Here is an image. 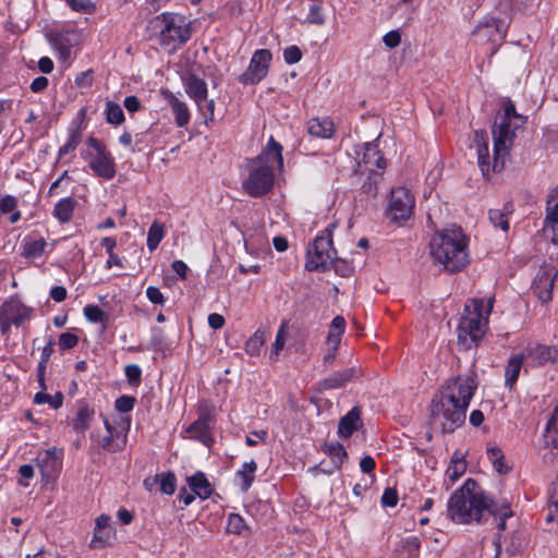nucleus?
<instances>
[{
	"mask_svg": "<svg viewBox=\"0 0 558 558\" xmlns=\"http://www.w3.org/2000/svg\"><path fill=\"white\" fill-rule=\"evenodd\" d=\"M257 470V463L254 460L243 463L242 468L236 471L235 478L239 481V486L243 493L247 492L254 480Z\"/></svg>",
	"mask_w": 558,
	"mask_h": 558,
	"instance_id": "28",
	"label": "nucleus"
},
{
	"mask_svg": "<svg viewBox=\"0 0 558 558\" xmlns=\"http://www.w3.org/2000/svg\"><path fill=\"white\" fill-rule=\"evenodd\" d=\"M477 388L472 376H457L446 380L430 402V421L442 433H453L463 425L466 410Z\"/></svg>",
	"mask_w": 558,
	"mask_h": 558,
	"instance_id": "1",
	"label": "nucleus"
},
{
	"mask_svg": "<svg viewBox=\"0 0 558 558\" xmlns=\"http://www.w3.org/2000/svg\"><path fill=\"white\" fill-rule=\"evenodd\" d=\"M508 26L501 19L485 17L481 21L472 32L473 36H477L481 40L499 45L506 38Z\"/></svg>",
	"mask_w": 558,
	"mask_h": 558,
	"instance_id": "12",
	"label": "nucleus"
},
{
	"mask_svg": "<svg viewBox=\"0 0 558 558\" xmlns=\"http://www.w3.org/2000/svg\"><path fill=\"white\" fill-rule=\"evenodd\" d=\"M182 83L185 93L195 101L198 110L203 111V104L206 101L208 96L206 82L196 74L190 72L182 76Z\"/></svg>",
	"mask_w": 558,
	"mask_h": 558,
	"instance_id": "16",
	"label": "nucleus"
},
{
	"mask_svg": "<svg viewBox=\"0 0 558 558\" xmlns=\"http://www.w3.org/2000/svg\"><path fill=\"white\" fill-rule=\"evenodd\" d=\"M523 364L522 355H513L509 359L505 369V383L509 389L515 385Z\"/></svg>",
	"mask_w": 558,
	"mask_h": 558,
	"instance_id": "33",
	"label": "nucleus"
},
{
	"mask_svg": "<svg viewBox=\"0 0 558 558\" xmlns=\"http://www.w3.org/2000/svg\"><path fill=\"white\" fill-rule=\"evenodd\" d=\"M68 5L76 12L92 14L96 11V5L92 0H65Z\"/></svg>",
	"mask_w": 558,
	"mask_h": 558,
	"instance_id": "49",
	"label": "nucleus"
},
{
	"mask_svg": "<svg viewBox=\"0 0 558 558\" xmlns=\"http://www.w3.org/2000/svg\"><path fill=\"white\" fill-rule=\"evenodd\" d=\"M166 99L168 100V104L171 107V110L174 114V120L178 126L184 128L190 122V110L186 106V104L182 100H180L177 96H174L172 93L168 92L166 94Z\"/></svg>",
	"mask_w": 558,
	"mask_h": 558,
	"instance_id": "26",
	"label": "nucleus"
},
{
	"mask_svg": "<svg viewBox=\"0 0 558 558\" xmlns=\"http://www.w3.org/2000/svg\"><path fill=\"white\" fill-rule=\"evenodd\" d=\"M157 477L159 481L161 493L172 495L175 492L177 477L173 473H161Z\"/></svg>",
	"mask_w": 558,
	"mask_h": 558,
	"instance_id": "47",
	"label": "nucleus"
},
{
	"mask_svg": "<svg viewBox=\"0 0 558 558\" xmlns=\"http://www.w3.org/2000/svg\"><path fill=\"white\" fill-rule=\"evenodd\" d=\"M487 457L494 465V469L500 473H507L509 471L508 465L505 463V456L501 449L497 446L487 447Z\"/></svg>",
	"mask_w": 558,
	"mask_h": 558,
	"instance_id": "41",
	"label": "nucleus"
},
{
	"mask_svg": "<svg viewBox=\"0 0 558 558\" xmlns=\"http://www.w3.org/2000/svg\"><path fill=\"white\" fill-rule=\"evenodd\" d=\"M63 395L58 391L53 396L46 393L44 391H39L34 396V403L36 404H45L48 403L52 409L57 410L63 404Z\"/></svg>",
	"mask_w": 558,
	"mask_h": 558,
	"instance_id": "44",
	"label": "nucleus"
},
{
	"mask_svg": "<svg viewBox=\"0 0 558 558\" xmlns=\"http://www.w3.org/2000/svg\"><path fill=\"white\" fill-rule=\"evenodd\" d=\"M324 452L328 454L331 459L332 466L330 469H322L324 473L328 474H331L336 470H339L348 457L344 447L338 441L326 442L324 445Z\"/></svg>",
	"mask_w": 558,
	"mask_h": 558,
	"instance_id": "24",
	"label": "nucleus"
},
{
	"mask_svg": "<svg viewBox=\"0 0 558 558\" xmlns=\"http://www.w3.org/2000/svg\"><path fill=\"white\" fill-rule=\"evenodd\" d=\"M276 167H283L282 146L270 136L258 156L245 160L247 175L242 181L243 191L251 197H262L269 193L275 184Z\"/></svg>",
	"mask_w": 558,
	"mask_h": 558,
	"instance_id": "2",
	"label": "nucleus"
},
{
	"mask_svg": "<svg viewBox=\"0 0 558 558\" xmlns=\"http://www.w3.org/2000/svg\"><path fill=\"white\" fill-rule=\"evenodd\" d=\"M544 438L547 446L558 448V404L554 408L547 422Z\"/></svg>",
	"mask_w": 558,
	"mask_h": 558,
	"instance_id": "34",
	"label": "nucleus"
},
{
	"mask_svg": "<svg viewBox=\"0 0 558 558\" xmlns=\"http://www.w3.org/2000/svg\"><path fill=\"white\" fill-rule=\"evenodd\" d=\"M82 141V131L80 128L71 129L66 142L59 148L58 158L64 157L70 151L76 149Z\"/></svg>",
	"mask_w": 558,
	"mask_h": 558,
	"instance_id": "40",
	"label": "nucleus"
},
{
	"mask_svg": "<svg viewBox=\"0 0 558 558\" xmlns=\"http://www.w3.org/2000/svg\"><path fill=\"white\" fill-rule=\"evenodd\" d=\"M475 142L477 143V161L481 172L484 177L489 175L490 165H489V151H488V142H487V133L485 131H475L474 134Z\"/></svg>",
	"mask_w": 558,
	"mask_h": 558,
	"instance_id": "23",
	"label": "nucleus"
},
{
	"mask_svg": "<svg viewBox=\"0 0 558 558\" xmlns=\"http://www.w3.org/2000/svg\"><path fill=\"white\" fill-rule=\"evenodd\" d=\"M414 206V198L405 187H397L391 191L387 216L392 221L407 220Z\"/></svg>",
	"mask_w": 558,
	"mask_h": 558,
	"instance_id": "11",
	"label": "nucleus"
},
{
	"mask_svg": "<svg viewBox=\"0 0 558 558\" xmlns=\"http://www.w3.org/2000/svg\"><path fill=\"white\" fill-rule=\"evenodd\" d=\"M17 199L15 196L7 195L0 199V213L7 214L16 209Z\"/></svg>",
	"mask_w": 558,
	"mask_h": 558,
	"instance_id": "59",
	"label": "nucleus"
},
{
	"mask_svg": "<svg viewBox=\"0 0 558 558\" xmlns=\"http://www.w3.org/2000/svg\"><path fill=\"white\" fill-rule=\"evenodd\" d=\"M434 260L449 272H458L470 263L468 238L461 227L453 226L435 234L430 241Z\"/></svg>",
	"mask_w": 558,
	"mask_h": 558,
	"instance_id": "3",
	"label": "nucleus"
},
{
	"mask_svg": "<svg viewBox=\"0 0 558 558\" xmlns=\"http://www.w3.org/2000/svg\"><path fill=\"white\" fill-rule=\"evenodd\" d=\"M546 209L545 232L550 234L553 243L558 244V185L549 195Z\"/></svg>",
	"mask_w": 558,
	"mask_h": 558,
	"instance_id": "19",
	"label": "nucleus"
},
{
	"mask_svg": "<svg viewBox=\"0 0 558 558\" xmlns=\"http://www.w3.org/2000/svg\"><path fill=\"white\" fill-rule=\"evenodd\" d=\"M135 404V398L130 396H121L116 400L114 407L121 413L132 411Z\"/></svg>",
	"mask_w": 558,
	"mask_h": 558,
	"instance_id": "52",
	"label": "nucleus"
},
{
	"mask_svg": "<svg viewBox=\"0 0 558 558\" xmlns=\"http://www.w3.org/2000/svg\"><path fill=\"white\" fill-rule=\"evenodd\" d=\"M486 512L492 513L495 517H499L500 521L498 523V527L500 530L506 529V519L512 515L510 510V505L507 501H502L500 505L495 502L494 500H489Z\"/></svg>",
	"mask_w": 558,
	"mask_h": 558,
	"instance_id": "36",
	"label": "nucleus"
},
{
	"mask_svg": "<svg viewBox=\"0 0 558 558\" xmlns=\"http://www.w3.org/2000/svg\"><path fill=\"white\" fill-rule=\"evenodd\" d=\"M271 59L270 50H256L250 60L247 69L239 76V82L243 85L258 84L268 74Z\"/></svg>",
	"mask_w": 558,
	"mask_h": 558,
	"instance_id": "10",
	"label": "nucleus"
},
{
	"mask_svg": "<svg viewBox=\"0 0 558 558\" xmlns=\"http://www.w3.org/2000/svg\"><path fill=\"white\" fill-rule=\"evenodd\" d=\"M146 296L154 304L162 305L165 303L163 294L157 287L149 286L146 289Z\"/></svg>",
	"mask_w": 558,
	"mask_h": 558,
	"instance_id": "60",
	"label": "nucleus"
},
{
	"mask_svg": "<svg viewBox=\"0 0 558 558\" xmlns=\"http://www.w3.org/2000/svg\"><path fill=\"white\" fill-rule=\"evenodd\" d=\"M493 310V300L473 299L466 302L464 314L457 328L458 345L462 350H470L484 337L488 316Z\"/></svg>",
	"mask_w": 558,
	"mask_h": 558,
	"instance_id": "5",
	"label": "nucleus"
},
{
	"mask_svg": "<svg viewBox=\"0 0 558 558\" xmlns=\"http://www.w3.org/2000/svg\"><path fill=\"white\" fill-rule=\"evenodd\" d=\"M558 278V270L553 271L548 266H543L536 274L532 288L537 298L546 303L551 300V291L555 281Z\"/></svg>",
	"mask_w": 558,
	"mask_h": 558,
	"instance_id": "15",
	"label": "nucleus"
},
{
	"mask_svg": "<svg viewBox=\"0 0 558 558\" xmlns=\"http://www.w3.org/2000/svg\"><path fill=\"white\" fill-rule=\"evenodd\" d=\"M105 116L110 124L120 125L124 121L122 107L112 100L106 102Z\"/></svg>",
	"mask_w": 558,
	"mask_h": 558,
	"instance_id": "43",
	"label": "nucleus"
},
{
	"mask_svg": "<svg viewBox=\"0 0 558 558\" xmlns=\"http://www.w3.org/2000/svg\"><path fill=\"white\" fill-rule=\"evenodd\" d=\"M86 147L81 150V157L87 161L95 175L111 180L114 178L116 161L106 145L98 138L89 136L85 142Z\"/></svg>",
	"mask_w": 558,
	"mask_h": 558,
	"instance_id": "8",
	"label": "nucleus"
},
{
	"mask_svg": "<svg viewBox=\"0 0 558 558\" xmlns=\"http://www.w3.org/2000/svg\"><path fill=\"white\" fill-rule=\"evenodd\" d=\"M335 271L341 277H350L353 274V267L351 264L345 262L344 259H339L335 257V262L331 264Z\"/></svg>",
	"mask_w": 558,
	"mask_h": 558,
	"instance_id": "53",
	"label": "nucleus"
},
{
	"mask_svg": "<svg viewBox=\"0 0 558 558\" xmlns=\"http://www.w3.org/2000/svg\"><path fill=\"white\" fill-rule=\"evenodd\" d=\"M383 43L386 47L392 49L400 45L401 43V34L398 29H393L388 32L383 37Z\"/></svg>",
	"mask_w": 558,
	"mask_h": 558,
	"instance_id": "58",
	"label": "nucleus"
},
{
	"mask_svg": "<svg viewBox=\"0 0 558 558\" xmlns=\"http://www.w3.org/2000/svg\"><path fill=\"white\" fill-rule=\"evenodd\" d=\"M302 58V51L298 46H289L283 51V59L288 64L298 63Z\"/></svg>",
	"mask_w": 558,
	"mask_h": 558,
	"instance_id": "54",
	"label": "nucleus"
},
{
	"mask_svg": "<svg viewBox=\"0 0 558 558\" xmlns=\"http://www.w3.org/2000/svg\"><path fill=\"white\" fill-rule=\"evenodd\" d=\"M284 342H286V338H284V326L282 325L277 335H276V339H275V342L272 344V350H271V353H270V359H277V356L279 355L280 351L283 349L284 347Z\"/></svg>",
	"mask_w": 558,
	"mask_h": 558,
	"instance_id": "55",
	"label": "nucleus"
},
{
	"mask_svg": "<svg viewBox=\"0 0 558 558\" xmlns=\"http://www.w3.org/2000/svg\"><path fill=\"white\" fill-rule=\"evenodd\" d=\"M402 548L408 551L407 558H417L420 550V541L416 537H410L404 541Z\"/></svg>",
	"mask_w": 558,
	"mask_h": 558,
	"instance_id": "56",
	"label": "nucleus"
},
{
	"mask_svg": "<svg viewBox=\"0 0 558 558\" xmlns=\"http://www.w3.org/2000/svg\"><path fill=\"white\" fill-rule=\"evenodd\" d=\"M151 23L158 32L159 44L171 50L185 44L192 36L190 22L178 13H161Z\"/></svg>",
	"mask_w": 558,
	"mask_h": 558,
	"instance_id": "7",
	"label": "nucleus"
},
{
	"mask_svg": "<svg viewBox=\"0 0 558 558\" xmlns=\"http://www.w3.org/2000/svg\"><path fill=\"white\" fill-rule=\"evenodd\" d=\"M85 318L93 324H100L101 329L108 328L109 315L97 305H86L83 310Z\"/></svg>",
	"mask_w": 558,
	"mask_h": 558,
	"instance_id": "35",
	"label": "nucleus"
},
{
	"mask_svg": "<svg viewBox=\"0 0 558 558\" xmlns=\"http://www.w3.org/2000/svg\"><path fill=\"white\" fill-rule=\"evenodd\" d=\"M171 268L181 279L186 278L189 267L183 260L177 259L172 262Z\"/></svg>",
	"mask_w": 558,
	"mask_h": 558,
	"instance_id": "63",
	"label": "nucleus"
},
{
	"mask_svg": "<svg viewBox=\"0 0 558 558\" xmlns=\"http://www.w3.org/2000/svg\"><path fill=\"white\" fill-rule=\"evenodd\" d=\"M75 84L78 87H90L93 84L92 71L87 70L78 73L75 77Z\"/></svg>",
	"mask_w": 558,
	"mask_h": 558,
	"instance_id": "61",
	"label": "nucleus"
},
{
	"mask_svg": "<svg viewBox=\"0 0 558 558\" xmlns=\"http://www.w3.org/2000/svg\"><path fill=\"white\" fill-rule=\"evenodd\" d=\"M78 343V337L72 332H63L59 337V348L60 350H70L76 347Z\"/></svg>",
	"mask_w": 558,
	"mask_h": 558,
	"instance_id": "50",
	"label": "nucleus"
},
{
	"mask_svg": "<svg viewBox=\"0 0 558 558\" xmlns=\"http://www.w3.org/2000/svg\"><path fill=\"white\" fill-rule=\"evenodd\" d=\"M76 201L73 197H64L60 199L53 208L52 215L61 223L69 222L76 206Z\"/></svg>",
	"mask_w": 558,
	"mask_h": 558,
	"instance_id": "29",
	"label": "nucleus"
},
{
	"mask_svg": "<svg viewBox=\"0 0 558 558\" xmlns=\"http://www.w3.org/2000/svg\"><path fill=\"white\" fill-rule=\"evenodd\" d=\"M511 118H517L524 123V118L517 113L514 104L507 100L504 104V113L496 117L492 133L494 142V160L492 170L500 172L505 169L506 158L509 155L514 137L517 126H512Z\"/></svg>",
	"mask_w": 558,
	"mask_h": 558,
	"instance_id": "6",
	"label": "nucleus"
},
{
	"mask_svg": "<svg viewBox=\"0 0 558 558\" xmlns=\"http://www.w3.org/2000/svg\"><path fill=\"white\" fill-rule=\"evenodd\" d=\"M128 381L131 385H138L141 383L142 369L136 364H129L124 369Z\"/></svg>",
	"mask_w": 558,
	"mask_h": 558,
	"instance_id": "51",
	"label": "nucleus"
},
{
	"mask_svg": "<svg viewBox=\"0 0 558 558\" xmlns=\"http://www.w3.org/2000/svg\"><path fill=\"white\" fill-rule=\"evenodd\" d=\"M32 308L24 305L17 298H10L0 306V318H9L15 326H20L31 317Z\"/></svg>",
	"mask_w": 558,
	"mask_h": 558,
	"instance_id": "17",
	"label": "nucleus"
},
{
	"mask_svg": "<svg viewBox=\"0 0 558 558\" xmlns=\"http://www.w3.org/2000/svg\"><path fill=\"white\" fill-rule=\"evenodd\" d=\"M376 466V462L373 457L365 456L360 461V468L362 472L372 475V472L374 471Z\"/></svg>",
	"mask_w": 558,
	"mask_h": 558,
	"instance_id": "62",
	"label": "nucleus"
},
{
	"mask_svg": "<svg viewBox=\"0 0 558 558\" xmlns=\"http://www.w3.org/2000/svg\"><path fill=\"white\" fill-rule=\"evenodd\" d=\"M336 254L331 233L326 230L322 235L316 236L307 248L305 268L308 271H325L331 267Z\"/></svg>",
	"mask_w": 558,
	"mask_h": 558,
	"instance_id": "9",
	"label": "nucleus"
},
{
	"mask_svg": "<svg viewBox=\"0 0 558 558\" xmlns=\"http://www.w3.org/2000/svg\"><path fill=\"white\" fill-rule=\"evenodd\" d=\"M187 482L194 495L202 499L208 498L213 493L211 485L202 472H197L189 477Z\"/></svg>",
	"mask_w": 558,
	"mask_h": 558,
	"instance_id": "30",
	"label": "nucleus"
},
{
	"mask_svg": "<svg viewBox=\"0 0 558 558\" xmlns=\"http://www.w3.org/2000/svg\"><path fill=\"white\" fill-rule=\"evenodd\" d=\"M466 465L462 459H452L450 465L446 471V476L451 481L456 482L464 472Z\"/></svg>",
	"mask_w": 558,
	"mask_h": 558,
	"instance_id": "48",
	"label": "nucleus"
},
{
	"mask_svg": "<svg viewBox=\"0 0 558 558\" xmlns=\"http://www.w3.org/2000/svg\"><path fill=\"white\" fill-rule=\"evenodd\" d=\"M47 242L44 238L25 239L22 255L27 259H37L44 255Z\"/></svg>",
	"mask_w": 558,
	"mask_h": 558,
	"instance_id": "32",
	"label": "nucleus"
},
{
	"mask_svg": "<svg viewBox=\"0 0 558 558\" xmlns=\"http://www.w3.org/2000/svg\"><path fill=\"white\" fill-rule=\"evenodd\" d=\"M265 343V331L257 329L245 342V352L251 356H257Z\"/></svg>",
	"mask_w": 558,
	"mask_h": 558,
	"instance_id": "42",
	"label": "nucleus"
},
{
	"mask_svg": "<svg viewBox=\"0 0 558 558\" xmlns=\"http://www.w3.org/2000/svg\"><path fill=\"white\" fill-rule=\"evenodd\" d=\"M489 500L490 498L478 490L476 481L468 478L463 486L449 498L447 517L458 524L480 522L483 513L486 512Z\"/></svg>",
	"mask_w": 558,
	"mask_h": 558,
	"instance_id": "4",
	"label": "nucleus"
},
{
	"mask_svg": "<svg viewBox=\"0 0 558 558\" xmlns=\"http://www.w3.org/2000/svg\"><path fill=\"white\" fill-rule=\"evenodd\" d=\"M62 452L56 447L40 452L36 458L37 466L44 477H50L56 474L60 466Z\"/></svg>",
	"mask_w": 558,
	"mask_h": 558,
	"instance_id": "18",
	"label": "nucleus"
},
{
	"mask_svg": "<svg viewBox=\"0 0 558 558\" xmlns=\"http://www.w3.org/2000/svg\"><path fill=\"white\" fill-rule=\"evenodd\" d=\"M359 167L364 166L371 173L375 170H384L386 160L381 155L376 141L363 144L361 150H356Z\"/></svg>",
	"mask_w": 558,
	"mask_h": 558,
	"instance_id": "14",
	"label": "nucleus"
},
{
	"mask_svg": "<svg viewBox=\"0 0 558 558\" xmlns=\"http://www.w3.org/2000/svg\"><path fill=\"white\" fill-rule=\"evenodd\" d=\"M361 426V410L357 407H354L340 418L338 424V435L341 438H350Z\"/></svg>",
	"mask_w": 558,
	"mask_h": 558,
	"instance_id": "20",
	"label": "nucleus"
},
{
	"mask_svg": "<svg viewBox=\"0 0 558 558\" xmlns=\"http://www.w3.org/2000/svg\"><path fill=\"white\" fill-rule=\"evenodd\" d=\"M308 133L320 138H330L335 133V125L329 118H313L308 121Z\"/></svg>",
	"mask_w": 558,
	"mask_h": 558,
	"instance_id": "27",
	"label": "nucleus"
},
{
	"mask_svg": "<svg viewBox=\"0 0 558 558\" xmlns=\"http://www.w3.org/2000/svg\"><path fill=\"white\" fill-rule=\"evenodd\" d=\"M69 33L54 34L50 38V43L58 51V58L66 61L71 56L72 40Z\"/></svg>",
	"mask_w": 558,
	"mask_h": 558,
	"instance_id": "31",
	"label": "nucleus"
},
{
	"mask_svg": "<svg viewBox=\"0 0 558 558\" xmlns=\"http://www.w3.org/2000/svg\"><path fill=\"white\" fill-rule=\"evenodd\" d=\"M306 22L314 25H323L325 23V15L323 13V4L320 1H313L310 5Z\"/></svg>",
	"mask_w": 558,
	"mask_h": 558,
	"instance_id": "46",
	"label": "nucleus"
},
{
	"mask_svg": "<svg viewBox=\"0 0 558 558\" xmlns=\"http://www.w3.org/2000/svg\"><path fill=\"white\" fill-rule=\"evenodd\" d=\"M165 236V227L155 220L147 233V247L150 252L155 251Z\"/></svg>",
	"mask_w": 558,
	"mask_h": 558,
	"instance_id": "39",
	"label": "nucleus"
},
{
	"mask_svg": "<svg viewBox=\"0 0 558 558\" xmlns=\"http://www.w3.org/2000/svg\"><path fill=\"white\" fill-rule=\"evenodd\" d=\"M527 356L538 365H543L548 362L558 364V348L535 344L527 348Z\"/></svg>",
	"mask_w": 558,
	"mask_h": 558,
	"instance_id": "22",
	"label": "nucleus"
},
{
	"mask_svg": "<svg viewBox=\"0 0 558 558\" xmlns=\"http://www.w3.org/2000/svg\"><path fill=\"white\" fill-rule=\"evenodd\" d=\"M355 373L353 367L336 372L319 381V386L323 390L339 389L351 381Z\"/></svg>",
	"mask_w": 558,
	"mask_h": 558,
	"instance_id": "25",
	"label": "nucleus"
},
{
	"mask_svg": "<svg viewBox=\"0 0 558 558\" xmlns=\"http://www.w3.org/2000/svg\"><path fill=\"white\" fill-rule=\"evenodd\" d=\"M345 328V319L342 316H336L331 324L327 336V341L329 344H332L335 349H337L338 344L341 341V336L344 332Z\"/></svg>",
	"mask_w": 558,
	"mask_h": 558,
	"instance_id": "37",
	"label": "nucleus"
},
{
	"mask_svg": "<svg viewBox=\"0 0 558 558\" xmlns=\"http://www.w3.org/2000/svg\"><path fill=\"white\" fill-rule=\"evenodd\" d=\"M511 207L505 205L502 209H490L488 211L489 221L496 228H500L502 231L509 230L508 215L511 213Z\"/></svg>",
	"mask_w": 558,
	"mask_h": 558,
	"instance_id": "38",
	"label": "nucleus"
},
{
	"mask_svg": "<svg viewBox=\"0 0 558 558\" xmlns=\"http://www.w3.org/2000/svg\"><path fill=\"white\" fill-rule=\"evenodd\" d=\"M77 412L72 420V427L76 433H85L95 416V410L90 408L84 400L76 402Z\"/></svg>",
	"mask_w": 558,
	"mask_h": 558,
	"instance_id": "21",
	"label": "nucleus"
},
{
	"mask_svg": "<svg viewBox=\"0 0 558 558\" xmlns=\"http://www.w3.org/2000/svg\"><path fill=\"white\" fill-rule=\"evenodd\" d=\"M549 502L558 511V481L551 483L549 488Z\"/></svg>",
	"mask_w": 558,
	"mask_h": 558,
	"instance_id": "64",
	"label": "nucleus"
},
{
	"mask_svg": "<svg viewBox=\"0 0 558 558\" xmlns=\"http://www.w3.org/2000/svg\"><path fill=\"white\" fill-rule=\"evenodd\" d=\"M227 530L229 533L244 535L248 531L245 520L238 513H230L228 517Z\"/></svg>",
	"mask_w": 558,
	"mask_h": 558,
	"instance_id": "45",
	"label": "nucleus"
},
{
	"mask_svg": "<svg viewBox=\"0 0 558 558\" xmlns=\"http://www.w3.org/2000/svg\"><path fill=\"white\" fill-rule=\"evenodd\" d=\"M398 493L395 488L388 487L381 496V505L384 507H395L398 504Z\"/></svg>",
	"mask_w": 558,
	"mask_h": 558,
	"instance_id": "57",
	"label": "nucleus"
},
{
	"mask_svg": "<svg viewBox=\"0 0 558 558\" xmlns=\"http://www.w3.org/2000/svg\"><path fill=\"white\" fill-rule=\"evenodd\" d=\"M213 423L214 416L209 412H204L199 417L193 422L185 432L190 435V438L202 442L204 446L210 448L214 444L213 437Z\"/></svg>",
	"mask_w": 558,
	"mask_h": 558,
	"instance_id": "13",
	"label": "nucleus"
}]
</instances>
